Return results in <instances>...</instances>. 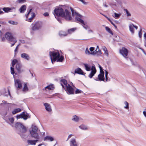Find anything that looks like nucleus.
Returning a JSON list of instances; mask_svg holds the SVG:
<instances>
[{"mask_svg": "<svg viewBox=\"0 0 146 146\" xmlns=\"http://www.w3.org/2000/svg\"><path fill=\"white\" fill-rule=\"evenodd\" d=\"M54 14L55 16L56 15L64 17L67 21H71L72 19L70 13L66 9L64 11L63 9L61 8L55 9L54 10Z\"/></svg>", "mask_w": 146, "mask_h": 146, "instance_id": "obj_1", "label": "nucleus"}, {"mask_svg": "<svg viewBox=\"0 0 146 146\" xmlns=\"http://www.w3.org/2000/svg\"><path fill=\"white\" fill-rule=\"evenodd\" d=\"M49 55L52 63L53 61L62 62L64 59V57L62 56H60L59 53L58 51L53 52H50Z\"/></svg>", "mask_w": 146, "mask_h": 146, "instance_id": "obj_2", "label": "nucleus"}, {"mask_svg": "<svg viewBox=\"0 0 146 146\" xmlns=\"http://www.w3.org/2000/svg\"><path fill=\"white\" fill-rule=\"evenodd\" d=\"M38 131V127L34 125H32L29 130V132L31 137L37 139H39Z\"/></svg>", "mask_w": 146, "mask_h": 146, "instance_id": "obj_3", "label": "nucleus"}, {"mask_svg": "<svg viewBox=\"0 0 146 146\" xmlns=\"http://www.w3.org/2000/svg\"><path fill=\"white\" fill-rule=\"evenodd\" d=\"M85 69L88 71L91 70V71L88 75V77L91 78L96 72V70L94 65L91 67L89 64H84Z\"/></svg>", "mask_w": 146, "mask_h": 146, "instance_id": "obj_4", "label": "nucleus"}, {"mask_svg": "<svg viewBox=\"0 0 146 146\" xmlns=\"http://www.w3.org/2000/svg\"><path fill=\"white\" fill-rule=\"evenodd\" d=\"M62 87L65 90L67 93L69 94H73L74 93V90L72 87L68 84L67 86L65 88L64 86L61 83Z\"/></svg>", "mask_w": 146, "mask_h": 146, "instance_id": "obj_5", "label": "nucleus"}, {"mask_svg": "<svg viewBox=\"0 0 146 146\" xmlns=\"http://www.w3.org/2000/svg\"><path fill=\"white\" fill-rule=\"evenodd\" d=\"M27 131L26 128L24 126L21 129L18 131V133L22 138H25L27 137V135L25 134Z\"/></svg>", "mask_w": 146, "mask_h": 146, "instance_id": "obj_6", "label": "nucleus"}, {"mask_svg": "<svg viewBox=\"0 0 146 146\" xmlns=\"http://www.w3.org/2000/svg\"><path fill=\"white\" fill-rule=\"evenodd\" d=\"M24 83V82L19 79H17L15 80V86L17 89H21L22 86Z\"/></svg>", "mask_w": 146, "mask_h": 146, "instance_id": "obj_7", "label": "nucleus"}, {"mask_svg": "<svg viewBox=\"0 0 146 146\" xmlns=\"http://www.w3.org/2000/svg\"><path fill=\"white\" fill-rule=\"evenodd\" d=\"M5 38L9 41H13L16 38L13 36L12 34L10 33L7 32L5 34Z\"/></svg>", "mask_w": 146, "mask_h": 146, "instance_id": "obj_8", "label": "nucleus"}, {"mask_svg": "<svg viewBox=\"0 0 146 146\" xmlns=\"http://www.w3.org/2000/svg\"><path fill=\"white\" fill-rule=\"evenodd\" d=\"M128 51L127 49L124 47H123L120 50V52L122 56L127 58V56Z\"/></svg>", "mask_w": 146, "mask_h": 146, "instance_id": "obj_9", "label": "nucleus"}, {"mask_svg": "<svg viewBox=\"0 0 146 146\" xmlns=\"http://www.w3.org/2000/svg\"><path fill=\"white\" fill-rule=\"evenodd\" d=\"M32 10V9H30L28 13L26 15V17L27 18L29 17V18L28 21H31L32 19L35 17V13H31Z\"/></svg>", "mask_w": 146, "mask_h": 146, "instance_id": "obj_10", "label": "nucleus"}, {"mask_svg": "<svg viewBox=\"0 0 146 146\" xmlns=\"http://www.w3.org/2000/svg\"><path fill=\"white\" fill-rule=\"evenodd\" d=\"M4 119L7 123L11 125L13 123L14 121L13 117H8L7 116L5 117Z\"/></svg>", "mask_w": 146, "mask_h": 146, "instance_id": "obj_11", "label": "nucleus"}, {"mask_svg": "<svg viewBox=\"0 0 146 146\" xmlns=\"http://www.w3.org/2000/svg\"><path fill=\"white\" fill-rule=\"evenodd\" d=\"M42 26V23L41 22H36L35 25L33 27L32 29L33 30H36L40 28Z\"/></svg>", "mask_w": 146, "mask_h": 146, "instance_id": "obj_12", "label": "nucleus"}, {"mask_svg": "<svg viewBox=\"0 0 146 146\" xmlns=\"http://www.w3.org/2000/svg\"><path fill=\"white\" fill-rule=\"evenodd\" d=\"M55 140V139L54 137L50 135L46 136L44 138V140L46 141L52 142Z\"/></svg>", "mask_w": 146, "mask_h": 146, "instance_id": "obj_13", "label": "nucleus"}, {"mask_svg": "<svg viewBox=\"0 0 146 146\" xmlns=\"http://www.w3.org/2000/svg\"><path fill=\"white\" fill-rule=\"evenodd\" d=\"M104 71L100 72V74L98 76V79H99V80L100 81H103L104 82H105L104 78Z\"/></svg>", "mask_w": 146, "mask_h": 146, "instance_id": "obj_14", "label": "nucleus"}, {"mask_svg": "<svg viewBox=\"0 0 146 146\" xmlns=\"http://www.w3.org/2000/svg\"><path fill=\"white\" fill-rule=\"evenodd\" d=\"M21 56L22 58L27 60H29L30 58L29 55L25 53H23L21 54Z\"/></svg>", "mask_w": 146, "mask_h": 146, "instance_id": "obj_15", "label": "nucleus"}, {"mask_svg": "<svg viewBox=\"0 0 146 146\" xmlns=\"http://www.w3.org/2000/svg\"><path fill=\"white\" fill-rule=\"evenodd\" d=\"M15 126L17 129L19 131L24 126L22 123L20 122H17L15 124Z\"/></svg>", "mask_w": 146, "mask_h": 146, "instance_id": "obj_16", "label": "nucleus"}, {"mask_svg": "<svg viewBox=\"0 0 146 146\" xmlns=\"http://www.w3.org/2000/svg\"><path fill=\"white\" fill-rule=\"evenodd\" d=\"M129 27L130 31L132 34H133L134 32V28H135L136 29H137L138 28L137 26H135L133 24H130Z\"/></svg>", "mask_w": 146, "mask_h": 146, "instance_id": "obj_17", "label": "nucleus"}, {"mask_svg": "<svg viewBox=\"0 0 146 146\" xmlns=\"http://www.w3.org/2000/svg\"><path fill=\"white\" fill-rule=\"evenodd\" d=\"M74 73L84 75L86 74L85 73H84L83 72L80 68H78L76 69L74 71Z\"/></svg>", "mask_w": 146, "mask_h": 146, "instance_id": "obj_18", "label": "nucleus"}, {"mask_svg": "<svg viewBox=\"0 0 146 146\" xmlns=\"http://www.w3.org/2000/svg\"><path fill=\"white\" fill-rule=\"evenodd\" d=\"M44 106L45 107V109L48 112H51L52 111V109L50 105L47 103H45L44 104Z\"/></svg>", "mask_w": 146, "mask_h": 146, "instance_id": "obj_19", "label": "nucleus"}, {"mask_svg": "<svg viewBox=\"0 0 146 146\" xmlns=\"http://www.w3.org/2000/svg\"><path fill=\"white\" fill-rule=\"evenodd\" d=\"M38 140H28L27 141V143L28 145H35L36 143L38 141Z\"/></svg>", "mask_w": 146, "mask_h": 146, "instance_id": "obj_20", "label": "nucleus"}, {"mask_svg": "<svg viewBox=\"0 0 146 146\" xmlns=\"http://www.w3.org/2000/svg\"><path fill=\"white\" fill-rule=\"evenodd\" d=\"M54 88V85L53 84L47 86L45 87L43 90H45L46 91L52 90Z\"/></svg>", "mask_w": 146, "mask_h": 146, "instance_id": "obj_21", "label": "nucleus"}, {"mask_svg": "<svg viewBox=\"0 0 146 146\" xmlns=\"http://www.w3.org/2000/svg\"><path fill=\"white\" fill-rule=\"evenodd\" d=\"M76 19L77 20L80 22L81 24H83L84 25H85V23H84V21L83 20H82L81 19V18H82V16H81V17H80L78 16H76Z\"/></svg>", "mask_w": 146, "mask_h": 146, "instance_id": "obj_22", "label": "nucleus"}, {"mask_svg": "<svg viewBox=\"0 0 146 146\" xmlns=\"http://www.w3.org/2000/svg\"><path fill=\"white\" fill-rule=\"evenodd\" d=\"M70 10L72 11V15L73 16H78L80 17H81L82 15L78 13H76V12H74L73 9L71 7H70Z\"/></svg>", "mask_w": 146, "mask_h": 146, "instance_id": "obj_23", "label": "nucleus"}, {"mask_svg": "<svg viewBox=\"0 0 146 146\" xmlns=\"http://www.w3.org/2000/svg\"><path fill=\"white\" fill-rule=\"evenodd\" d=\"M70 10L72 11V15L73 16H78L80 17H81L82 15L78 13H76V12H74L73 9L71 7H70Z\"/></svg>", "mask_w": 146, "mask_h": 146, "instance_id": "obj_24", "label": "nucleus"}, {"mask_svg": "<svg viewBox=\"0 0 146 146\" xmlns=\"http://www.w3.org/2000/svg\"><path fill=\"white\" fill-rule=\"evenodd\" d=\"M21 67L22 65L20 62L17 64L16 65V68L19 72H21Z\"/></svg>", "mask_w": 146, "mask_h": 146, "instance_id": "obj_25", "label": "nucleus"}, {"mask_svg": "<svg viewBox=\"0 0 146 146\" xmlns=\"http://www.w3.org/2000/svg\"><path fill=\"white\" fill-rule=\"evenodd\" d=\"M23 87L22 89V91L23 92H26L29 90L28 87L26 84L24 83L23 84Z\"/></svg>", "mask_w": 146, "mask_h": 146, "instance_id": "obj_26", "label": "nucleus"}, {"mask_svg": "<svg viewBox=\"0 0 146 146\" xmlns=\"http://www.w3.org/2000/svg\"><path fill=\"white\" fill-rule=\"evenodd\" d=\"M26 6L24 5H23L19 9V10L20 12L21 13H23L26 10Z\"/></svg>", "mask_w": 146, "mask_h": 146, "instance_id": "obj_27", "label": "nucleus"}, {"mask_svg": "<svg viewBox=\"0 0 146 146\" xmlns=\"http://www.w3.org/2000/svg\"><path fill=\"white\" fill-rule=\"evenodd\" d=\"M98 52L100 54L101 53V51L100 50L98 46H97L96 49L92 52V54H95Z\"/></svg>", "mask_w": 146, "mask_h": 146, "instance_id": "obj_28", "label": "nucleus"}, {"mask_svg": "<svg viewBox=\"0 0 146 146\" xmlns=\"http://www.w3.org/2000/svg\"><path fill=\"white\" fill-rule=\"evenodd\" d=\"M76 30V28H73L68 29L67 31L69 34H71L74 32Z\"/></svg>", "mask_w": 146, "mask_h": 146, "instance_id": "obj_29", "label": "nucleus"}, {"mask_svg": "<svg viewBox=\"0 0 146 146\" xmlns=\"http://www.w3.org/2000/svg\"><path fill=\"white\" fill-rule=\"evenodd\" d=\"M21 109L19 108H18L15 109L12 111V113L13 114H15L21 111Z\"/></svg>", "mask_w": 146, "mask_h": 146, "instance_id": "obj_30", "label": "nucleus"}, {"mask_svg": "<svg viewBox=\"0 0 146 146\" xmlns=\"http://www.w3.org/2000/svg\"><path fill=\"white\" fill-rule=\"evenodd\" d=\"M79 118L76 115H74L72 116V120L76 122H77L79 120Z\"/></svg>", "mask_w": 146, "mask_h": 146, "instance_id": "obj_31", "label": "nucleus"}, {"mask_svg": "<svg viewBox=\"0 0 146 146\" xmlns=\"http://www.w3.org/2000/svg\"><path fill=\"white\" fill-rule=\"evenodd\" d=\"M22 114L23 116V118L24 119L26 120L28 118L30 117H28L29 115L27 113H26V114H25V112H23Z\"/></svg>", "mask_w": 146, "mask_h": 146, "instance_id": "obj_32", "label": "nucleus"}, {"mask_svg": "<svg viewBox=\"0 0 146 146\" xmlns=\"http://www.w3.org/2000/svg\"><path fill=\"white\" fill-rule=\"evenodd\" d=\"M9 108L8 107L6 108L3 113V115L5 116L7 115L9 113Z\"/></svg>", "mask_w": 146, "mask_h": 146, "instance_id": "obj_33", "label": "nucleus"}, {"mask_svg": "<svg viewBox=\"0 0 146 146\" xmlns=\"http://www.w3.org/2000/svg\"><path fill=\"white\" fill-rule=\"evenodd\" d=\"M59 35L60 36H65L67 35V34L64 32L61 31L60 32Z\"/></svg>", "mask_w": 146, "mask_h": 146, "instance_id": "obj_34", "label": "nucleus"}, {"mask_svg": "<svg viewBox=\"0 0 146 146\" xmlns=\"http://www.w3.org/2000/svg\"><path fill=\"white\" fill-rule=\"evenodd\" d=\"M19 63V62L17 60L14 59L12 61V66L13 67H14L15 64H17V63Z\"/></svg>", "mask_w": 146, "mask_h": 146, "instance_id": "obj_35", "label": "nucleus"}, {"mask_svg": "<svg viewBox=\"0 0 146 146\" xmlns=\"http://www.w3.org/2000/svg\"><path fill=\"white\" fill-rule=\"evenodd\" d=\"M79 127L81 129L84 130H86L87 129V128L84 125H81L79 126Z\"/></svg>", "mask_w": 146, "mask_h": 146, "instance_id": "obj_36", "label": "nucleus"}, {"mask_svg": "<svg viewBox=\"0 0 146 146\" xmlns=\"http://www.w3.org/2000/svg\"><path fill=\"white\" fill-rule=\"evenodd\" d=\"M124 104L125 105V106L124 107V108L125 109H129V104L128 103L126 102L125 101L124 103Z\"/></svg>", "mask_w": 146, "mask_h": 146, "instance_id": "obj_37", "label": "nucleus"}, {"mask_svg": "<svg viewBox=\"0 0 146 146\" xmlns=\"http://www.w3.org/2000/svg\"><path fill=\"white\" fill-rule=\"evenodd\" d=\"M8 23L12 25H17L18 23L17 22H15L12 21H8Z\"/></svg>", "mask_w": 146, "mask_h": 146, "instance_id": "obj_38", "label": "nucleus"}, {"mask_svg": "<svg viewBox=\"0 0 146 146\" xmlns=\"http://www.w3.org/2000/svg\"><path fill=\"white\" fill-rule=\"evenodd\" d=\"M105 82H107L108 81V72L106 70H105Z\"/></svg>", "mask_w": 146, "mask_h": 146, "instance_id": "obj_39", "label": "nucleus"}, {"mask_svg": "<svg viewBox=\"0 0 146 146\" xmlns=\"http://www.w3.org/2000/svg\"><path fill=\"white\" fill-rule=\"evenodd\" d=\"M114 16L113 17L115 19L119 18L121 15L120 14H117L116 13H114Z\"/></svg>", "mask_w": 146, "mask_h": 146, "instance_id": "obj_40", "label": "nucleus"}, {"mask_svg": "<svg viewBox=\"0 0 146 146\" xmlns=\"http://www.w3.org/2000/svg\"><path fill=\"white\" fill-rule=\"evenodd\" d=\"M61 82L63 83L65 86H67V82L66 80L64 79H62L61 80Z\"/></svg>", "mask_w": 146, "mask_h": 146, "instance_id": "obj_41", "label": "nucleus"}, {"mask_svg": "<svg viewBox=\"0 0 146 146\" xmlns=\"http://www.w3.org/2000/svg\"><path fill=\"white\" fill-rule=\"evenodd\" d=\"M124 10L126 12L127 17H130L131 16V14L126 9H125Z\"/></svg>", "mask_w": 146, "mask_h": 146, "instance_id": "obj_42", "label": "nucleus"}, {"mask_svg": "<svg viewBox=\"0 0 146 146\" xmlns=\"http://www.w3.org/2000/svg\"><path fill=\"white\" fill-rule=\"evenodd\" d=\"M105 28L106 30L108 32H109V33H110L111 35H113V33L111 31L110 28L106 27Z\"/></svg>", "mask_w": 146, "mask_h": 146, "instance_id": "obj_43", "label": "nucleus"}, {"mask_svg": "<svg viewBox=\"0 0 146 146\" xmlns=\"http://www.w3.org/2000/svg\"><path fill=\"white\" fill-rule=\"evenodd\" d=\"M17 39L16 38L13 41H10V42H13V43L11 44V47L13 46L17 42Z\"/></svg>", "mask_w": 146, "mask_h": 146, "instance_id": "obj_44", "label": "nucleus"}, {"mask_svg": "<svg viewBox=\"0 0 146 146\" xmlns=\"http://www.w3.org/2000/svg\"><path fill=\"white\" fill-rule=\"evenodd\" d=\"M82 92H83L82 91L78 89H76L75 92V93L76 94L81 93Z\"/></svg>", "mask_w": 146, "mask_h": 146, "instance_id": "obj_45", "label": "nucleus"}, {"mask_svg": "<svg viewBox=\"0 0 146 146\" xmlns=\"http://www.w3.org/2000/svg\"><path fill=\"white\" fill-rule=\"evenodd\" d=\"M9 7H5L3 9V10L5 12H9Z\"/></svg>", "mask_w": 146, "mask_h": 146, "instance_id": "obj_46", "label": "nucleus"}, {"mask_svg": "<svg viewBox=\"0 0 146 146\" xmlns=\"http://www.w3.org/2000/svg\"><path fill=\"white\" fill-rule=\"evenodd\" d=\"M16 117H17V119L23 118V116L22 113L20 115H17Z\"/></svg>", "mask_w": 146, "mask_h": 146, "instance_id": "obj_47", "label": "nucleus"}, {"mask_svg": "<svg viewBox=\"0 0 146 146\" xmlns=\"http://www.w3.org/2000/svg\"><path fill=\"white\" fill-rule=\"evenodd\" d=\"M13 67H13L12 66L11 68V73L13 74H14L15 73V71Z\"/></svg>", "mask_w": 146, "mask_h": 146, "instance_id": "obj_48", "label": "nucleus"}, {"mask_svg": "<svg viewBox=\"0 0 146 146\" xmlns=\"http://www.w3.org/2000/svg\"><path fill=\"white\" fill-rule=\"evenodd\" d=\"M9 11H12L15 10V8L13 7H9Z\"/></svg>", "mask_w": 146, "mask_h": 146, "instance_id": "obj_49", "label": "nucleus"}, {"mask_svg": "<svg viewBox=\"0 0 146 146\" xmlns=\"http://www.w3.org/2000/svg\"><path fill=\"white\" fill-rule=\"evenodd\" d=\"M85 53H86V54H92V52L90 53L88 48H86V49Z\"/></svg>", "mask_w": 146, "mask_h": 146, "instance_id": "obj_50", "label": "nucleus"}, {"mask_svg": "<svg viewBox=\"0 0 146 146\" xmlns=\"http://www.w3.org/2000/svg\"><path fill=\"white\" fill-rule=\"evenodd\" d=\"M26 0H18L17 2L19 3H23Z\"/></svg>", "mask_w": 146, "mask_h": 146, "instance_id": "obj_51", "label": "nucleus"}, {"mask_svg": "<svg viewBox=\"0 0 146 146\" xmlns=\"http://www.w3.org/2000/svg\"><path fill=\"white\" fill-rule=\"evenodd\" d=\"M82 25L83 26V27H84V28L86 29H87L89 28V27L87 25H86L85 24V25H84L83 24H82Z\"/></svg>", "mask_w": 146, "mask_h": 146, "instance_id": "obj_52", "label": "nucleus"}, {"mask_svg": "<svg viewBox=\"0 0 146 146\" xmlns=\"http://www.w3.org/2000/svg\"><path fill=\"white\" fill-rule=\"evenodd\" d=\"M142 35V31L141 30V29L139 32V36L140 38H141Z\"/></svg>", "mask_w": 146, "mask_h": 146, "instance_id": "obj_53", "label": "nucleus"}, {"mask_svg": "<svg viewBox=\"0 0 146 146\" xmlns=\"http://www.w3.org/2000/svg\"><path fill=\"white\" fill-rule=\"evenodd\" d=\"M104 54H105V55L107 56H108L109 55L108 54V51L107 50H106V51H104Z\"/></svg>", "mask_w": 146, "mask_h": 146, "instance_id": "obj_54", "label": "nucleus"}, {"mask_svg": "<svg viewBox=\"0 0 146 146\" xmlns=\"http://www.w3.org/2000/svg\"><path fill=\"white\" fill-rule=\"evenodd\" d=\"M20 44H19L16 46V48H15V52H17V50H18V48L19 46V45H20Z\"/></svg>", "mask_w": 146, "mask_h": 146, "instance_id": "obj_55", "label": "nucleus"}, {"mask_svg": "<svg viewBox=\"0 0 146 146\" xmlns=\"http://www.w3.org/2000/svg\"><path fill=\"white\" fill-rule=\"evenodd\" d=\"M110 21V22L115 27V28H117V27L113 23L112 21L110 19H108Z\"/></svg>", "mask_w": 146, "mask_h": 146, "instance_id": "obj_56", "label": "nucleus"}, {"mask_svg": "<svg viewBox=\"0 0 146 146\" xmlns=\"http://www.w3.org/2000/svg\"><path fill=\"white\" fill-rule=\"evenodd\" d=\"M72 136H73V135H72V134L69 135L68 137L67 141L69 139H70V138Z\"/></svg>", "mask_w": 146, "mask_h": 146, "instance_id": "obj_57", "label": "nucleus"}, {"mask_svg": "<svg viewBox=\"0 0 146 146\" xmlns=\"http://www.w3.org/2000/svg\"><path fill=\"white\" fill-rule=\"evenodd\" d=\"M98 66H99V67L100 68V72H102V71H103L102 68V67L101 66L100 64H98Z\"/></svg>", "mask_w": 146, "mask_h": 146, "instance_id": "obj_58", "label": "nucleus"}, {"mask_svg": "<svg viewBox=\"0 0 146 146\" xmlns=\"http://www.w3.org/2000/svg\"><path fill=\"white\" fill-rule=\"evenodd\" d=\"M43 15L45 17L48 16L49 15V14L48 13L46 12Z\"/></svg>", "mask_w": 146, "mask_h": 146, "instance_id": "obj_59", "label": "nucleus"}, {"mask_svg": "<svg viewBox=\"0 0 146 146\" xmlns=\"http://www.w3.org/2000/svg\"><path fill=\"white\" fill-rule=\"evenodd\" d=\"M102 49H103V50L104 51H106V50H107V48H106V47L104 46H103L102 47Z\"/></svg>", "mask_w": 146, "mask_h": 146, "instance_id": "obj_60", "label": "nucleus"}, {"mask_svg": "<svg viewBox=\"0 0 146 146\" xmlns=\"http://www.w3.org/2000/svg\"><path fill=\"white\" fill-rule=\"evenodd\" d=\"M94 50V48L93 47H91L90 48V50L91 52L93 51Z\"/></svg>", "mask_w": 146, "mask_h": 146, "instance_id": "obj_61", "label": "nucleus"}, {"mask_svg": "<svg viewBox=\"0 0 146 146\" xmlns=\"http://www.w3.org/2000/svg\"><path fill=\"white\" fill-rule=\"evenodd\" d=\"M143 113L145 116L146 117V111H143Z\"/></svg>", "mask_w": 146, "mask_h": 146, "instance_id": "obj_62", "label": "nucleus"}, {"mask_svg": "<svg viewBox=\"0 0 146 146\" xmlns=\"http://www.w3.org/2000/svg\"><path fill=\"white\" fill-rule=\"evenodd\" d=\"M0 24L2 25L5 24V23L4 22L2 21L0 22Z\"/></svg>", "mask_w": 146, "mask_h": 146, "instance_id": "obj_63", "label": "nucleus"}, {"mask_svg": "<svg viewBox=\"0 0 146 146\" xmlns=\"http://www.w3.org/2000/svg\"><path fill=\"white\" fill-rule=\"evenodd\" d=\"M144 37L145 40H146V33H145L144 34Z\"/></svg>", "mask_w": 146, "mask_h": 146, "instance_id": "obj_64", "label": "nucleus"}]
</instances>
